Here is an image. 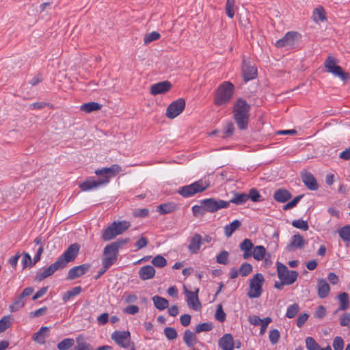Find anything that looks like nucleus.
Here are the masks:
<instances>
[{"label": "nucleus", "instance_id": "obj_1", "mask_svg": "<svg viewBox=\"0 0 350 350\" xmlns=\"http://www.w3.org/2000/svg\"><path fill=\"white\" fill-rule=\"evenodd\" d=\"M79 251V245L77 243L71 244L55 262L38 271L36 280L40 282L53 275L56 271L64 269L68 262L75 260Z\"/></svg>", "mask_w": 350, "mask_h": 350}, {"label": "nucleus", "instance_id": "obj_2", "mask_svg": "<svg viewBox=\"0 0 350 350\" xmlns=\"http://www.w3.org/2000/svg\"><path fill=\"white\" fill-rule=\"evenodd\" d=\"M250 105L243 98H238L233 107V118L241 130L247 128L250 118Z\"/></svg>", "mask_w": 350, "mask_h": 350}, {"label": "nucleus", "instance_id": "obj_3", "mask_svg": "<svg viewBox=\"0 0 350 350\" xmlns=\"http://www.w3.org/2000/svg\"><path fill=\"white\" fill-rule=\"evenodd\" d=\"M234 93V86L230 81L221 83L215 90L213 103L217 107L228 105Z\"/></svg>", "mask_w": 350, "mask_h": 350}, {"label": "nucleus", "instance_id": "obj_4", "mask_svg": "<svg viewBox=\"0 0 350 350\" xmlns=\"http://www.w3.org/2000/svg\"><path fill=\"white\" fill-rule=\"evenodd\" d=\"M210 185V181L205 178L200 179L192 184L181 187L178 189V193L185 198H189L197 193L202 192Z\"/></svg>", "mask_w": 350, "mask_h": 350}, {"label": "nucleus", "instance_id": "obj_5", "mask_svg": "<svg viewBox=\"0 0 350 350\" xmlns=\"http://www.w3.org/2000/svg\"><path fill=\"white\" fill-rule=\"evenodd\" d=\"M265 282L262 273H257L250 280L247 296L251 298H258L262 293V285Z\"/></svg>", "mask_w": 350, "mask_h": 350}, {"label": "nucleus", "instance_id": "obj_6", "mask_svg": "<svg viewBox=\"0 0 350 350\" xmlns=\"http://www.w3.org/2000/svg\"><path fill=\"white\" fill-rule=\"evenodd\" d=\"M301 35L296 31H288L285 36L276 41L275 46L278 48L285 47L286 49L296 48L300 43Z\"/></svg>", "mask_w": 350, "mask_h": 350}, {"label": "nucleus", "instance_id": "obj_7", "mask_svg": "<svg viewBox=\"0 0 350 350\" xmlns=\"http://www.w3.org/2000/svg\"><path fill=\"white\" fill-rule=\"evenodd\" d=\"M111 339L122 348L131 347V350H135L134 343L131 340V333L129 331H115L111 334Z\"/></svg>", "mask_w": 350, "mask_h": 350}, {"label": "nucleus", "instance_id": "obj_8", "mask_svg": "<svg viewBox=\"0 0 350 350\" xmlns=\"http://www.w3.org/2000/svg\"><path fill=\"white\" fill-rule=\"evenodd\" d=\"M337 63L338 60L335 57L328 56L324 62V66L328 72L332 73L335 77H338L342 80H345L348 74L345 72L342 68L337 65Z\"/></svg>", "mask_w": 350, "mask_h": 350}, {"label": "nucleus", "instance_id": "obj_9", "mask_svg": "<svg viewBox=\"0 0 350 350\" xmlns=\"http://www.w3.org/2000/svg\"><path fill=\"white\" fill-rule=\"evenodd\" d=\"M200 204L204 205L206 212L211 213H215L222 208H226L230 206L229 202L217 200L213 198L202 200L200 201Z\"/></svg>", "mask_w": 350, "mask_h": 350}, {"label": "nucleus", "instance_id": "obj_10", "mask_svg": "<svg viewBox=\"0 0 350 350\" xmlns=\"http://www.w3.org/2000/svg\"><path fill=\"white\" fill-rule=\"evenodd\" d=\"M118 256V252L114 250L109 245H107L103 250L102 265L105 266V268H109L116 262Z\"/></svg>", "mask_w": 350, "mask_h": 350}, {"label": "nucleus", "instance_id": "obj_11", "mask_svg": "<svg viewBox=\"0 0 350 350\" xmlns=\"http://www.w3.org/2000/svg\"><path fill=\"white\" fill-rule=\"evenodd\" d=\"M278 277L280 280L289 281L293 279V283L297 280L298 272L296 271H290L287 267L280 262H277Z\"/></svg>", "mask_w": 350, "mask_h": 350}, {"label": "nucleus", "instance_id": "obj_12", "mask_svg": "<svg viewBox=\"0 0 350 350\" xmlns=\"http://www.w3.org/2000/svg\"><path fill=\"white\" fill-rule=\"evenodd\" d=\"M185 101L183 98H178L172 102L166 109V116L170 119L177 117L184 110Z\"/></svg>", "mask_w": 350, "mask_h": 350}, {"label": "nucleus", "instance_id": "obj_13", "mask_svg": "<svg viewBox=\"0 0 350 350\" xmlns=\"http://www.w3.org/2000/svg\"><path fill=\"white\" fill-rule=\"evenodd\" d=\"M199 289L197 288L194 292L185 289V293L187 297V303L189 308L193 310L198 311L201 309L202 305L198 298Z\"/></svg>", "mask_w": 350, "mask_h": 350}, {"label": "nucleus", "instance_id": "obj_14", "mask_svg": "<svg viewBox=\"0 0 350 350\" xmlns=\"http://www.w3.org/2000/svg\"><path fill=\"white\" fill-rule=\"evenodd\" d=\"M90 267L91 265L88 263L75 266L68 271L66 279L68 280H75L76 278L85 275L89 271Z\"/></svg>", "mask_w": 350, "mask_h": 350}, {"label": "nucleus", "instance_id": "obj_15", "mask_svg": "<svg viewBox=\"0 0 350 350\" xmlns=\"http://www.w3.org/2000/svg\"><path fill=\"white\" fill-rule=\"evenodd\" d=\"M107 183H109V177L105 176V178H99L97 180H87L86 181L81 183L79 185V187L82 191H87Z\"/></svg>", "mask_w": 350, "mask_h": 350}, {"label": "nucleus", "instance_id": "obj_16", "mask_svg": "<svg viewBox=\"0 0 350 350\" xmlns=\"http://www.w3.org/2000/svg\"><path fill=\"white\" fill-rule=\"evenodd\" d=\"M171 88L172 84L170 81H163L152 85L150 88V92L153 96L163 94L170 91Z\"/></svg>", "mask_w": 350, "mask_h": 350}, {"label": "nucleus", "instance_id": "obj_17", "mask_svg": "<svg viewBox=\"0 0 350 350\" xmlns=\"http://www.w3.org/2000/svg\"><path fill=\"white\" fill-rule=\"evenodd\" d=\"M306 244V241L299 233L291 237L290 243L286 247L287 252H294L297 249L302 248Z\"/></svg>", "mask_w": 350, "mask_h": 350}, {"label": "nucleus", "instance_id": "obj_18", "mask_svg": "<svg viewBox=\"0 0 350 350\" xmlns=\"http://www.w3.org/2000/svg\"><path fill=\"white\" fill-rule=\"evenodd\" d=\"M121 171V166L117 164H113L109 167H103L100 170H96L95 174L97 176H101L100 178H105V176H108L109 180L111 177L115 176Z\"/></svg>", "mask_w": 350, "mask_h": 350}, {"label": "nucleus", "instance_id": "obj_19", "mask_svg": "<svg viewBox=\"0 0 350 350\" xmlns=\"http://www.w3.org/2000/svg\"><path fill=\"white\" fill-rule=\"evenodd\" d=\"M301 179L308 189L317 191L319 189V184L312 173L308 172L301 173Z\"/></svg>", "mask_w": 350, "mask_h": 350}, {"label": "nucleus", "instance_id": "obj_20", "mask_svg": "<svg viewBox=\"0 0 350 350\" xmlns=\"http://www.w3.org/2000/svg\"><path fill=\"white\" fill-rule=\"evenodd\" d=\"M218 345L222 350H233L234 342L232 336L230 334H224L219 340Z\"/></svg>", "mask_w": 350, "mask_h": 350}, {"label": "nucleus", "instance_id": "obj_21", "mask_svg": "<svg viewBox=\"0 0 350 350\" xmlns=\"http://www.w3.org/2000/svg\"><path fill=\"white\" fill-rule=\"evenodd\" d=\"M202 244V237L200 234L196 233L191 238L188 250L192 254H197Z\"/></svg>", "mask_w": 350, "mask_h": 350}, {"label": "nucleus", "instance_id": "obj_22", "mask_svg": "<svg viewBox=\"0 0 350 350\" xmlns=\"http://www.w3.org/2000/svg\"><path fill=\"white\" fill-rule=\"evenodd\" d=\"M239 248L242 252H243V259L247 260L250 258L252 255V249L254 248V244L250 239H245L239 244Z\"/></svg>", "mask_w": 350, "mask_h": 350}, {"label": "nucleus", "instance_id": "obj_23", "mask_svg": "<svg viewBox=\"0 0 350 350\" xmlns=\"http://www.w3.org/2000/svg\"><path fill=\"white\" fill-rule=\"evenodd\" d=\"M318 296L320 298L327 297L330 292V286L324 278L318 280L317 282Z\"/></svg>", "mask_w": 350, "mask_h": 350}, {"label": "nucleus", "instance_id": "obj_24", "mask_svg": "<svg viewBox=\"0 0 350 350\" xmlns=\"http://www.w3.org/2000/svg\"><path fill=\"white\" fill-rule=\"evenodd\" d=\"M155 269L151 265H146L140 268L139 271V276L142 280H148L152 279L155 275Z\"/></svg>", "mask_w": 350, "mask_h": 350}, {"label": "nucleus", "instance_id": "obj_25", "mask_svg": "<svg viewBox=\"0 0 350 350\" xmlns=\"http://www.w3.org/2000/svg\"><path fill=\"white\" fill-rule=\"evenodd\" d=\"M292 197L291 193L285 189H279L273 193V199L278 202L284 203L290 200Z\"/></svg>", "mask_w": 350, "mask_h": 350}, {"label": "nucleus", "instance_id": "obj_26", "mask_svg": "<svg viewBox=\"0 0 350 350\" xmlns=\"http://www.w3.org/2000/svg\"><path fill=\"white\" fill-rule=\"evenodd\" d=\"M248 200L249 197L247 193L235 192L233 197L228 202L236 205H242L246 203Z\"/></svg>", "mask_w": 350, "mask_h": 350}, {"label": "nucleus", "instance_id": "obj_27", "mask_svg": "<svg viewBox=\"0 0 350 350\" xmlns=\"http://www.w3.org/2000/svg\"><path fill=\"white\" fill-rule=\"evenodd\" d=\"M257 70L254 66H244L243 68V77L245 82L254 79L256 76Z\"/></svg>", "mask_w": 350, "mask_h": 350}, {"label": "nucleus", "instance_id": "obj_28", "mask_svg": "<svg viewBox=\"0 0 350 350\" xmlns=\"http://www.w3.org/2000/svg\"><path fill=\"white\" fill-rule=\"evenodd\" d=\"M241 222L238 219H235L232 222L226 225L224 227V234L226 237L228 238L230 237L232 234L234 233V232L238 230L241 227Z\"/></svg>", "mask_w": 350, "mask_h": 350}, {"label": "nucleus", "instance_id": "obj_29", "mask_svg": "<svg viewBox=\"0 0 350 350\" xmlns=\"http://www.w3.org/2000/svg\"><path fill=\"white\" fill-rule=\"evenodd\" d=\"M114 230H116L117 235L122 234L131 226V224L128 221H115L112 223Z\"/></svg>", "mask_w": 350, "mask_h": 350}, {"label": "nucleus", "instance_id": "obj_30", "mask_svg": "<svg viewBox=\"0 0 350 350\" xmlns=\"http://www.w3.org/2000/svg\"><path fill=\"white\" fill-rule=\"evenodd\" d=\"M116 236H118L116 230H114V226L111 224L103 230L101 237L105 241H109L114 239Z\"/></svg>", "mask_w": 350, "mask_h": 350}, {"label": "nucleus", "instance_id": "obj_31", "mask_svg": "<svg viewBox=\"0 0 350 350\" xmlns=\"http://www.w3.org/2000/svg\"><path fill=\"white\" fill-rule=\"evenodd\" d=\"M312 18L315 23L323 22L326 21L325 12L324 8L321 5L316 8L313 11Z\"/></svg>", "mask_w": 350, "mask_h": 350}, {"label": "nucleus", "instance_id": "obj_32", "mask_svg": "<svg viewBox=\"0 0 350 350\" xmlns=\"http://www.w3.org/2000/svg\"><path fill=\"white\" fill-rule=\"evenodd\" d=\"M154 305L159 310H163L166 309L169 306V301L162 297L155 295L152 297Z\"/></svg>", "mask_w": 350, "mask_h": 350}, {"label": "nucleus", "instance_id": "obj_33", "mask_svg": "<svg viewBox=\"0 0 350 350\" xmlns=\"http://www.w3.org/2000/svg\"><path fill=\"white\" fill-rule=\"evenodd\" d=\"M82 292V288L80 286H75L66 291L62 296L64 302L68 301L72 297L79 295Z\"/></svg>", "mask_w": 350, "mask_h": 350}, {"label": "nucleus", "instance_id": "obj_34", "mask_svg": "<svg viewBox=\"0 0 350 350\" xmlns=\"http://www.w3.org/2000/svg\"><path fill=\"white\" fill-rule=\"evenodd\" d=\"M177 208V206L174 203H166V204H161L157 207V211L161 215L167 214L172 213Z\"/></svg>", "mask_w": 350, "mask_h": 350}, {"label": "nucleus", "instance_id": "obj_35", "mask_svg": "<svg viewBox=\"0 0 350 350\" xmlns=\"http://www.w3.org/2000/svg\"><path fill=\"white\" fill-rule=\"evenodd\" d=\"M102 105L96 102L86 103L81 105L80 109L85 113H90L100 109Z\"/></svg>", "mask_w": 350, "mask_h": 350}, {"label": "nucleus", "instance_id": "obj_36", "mask_svg": "<svg viewBox=\"0 0 350 350\" xmlns=\"http://www.w3.org/2000/svg\"><path fill=\"white\" fill-rule=\"evenodd\" d=\"M183 340L188 347H193L196 341V337L191 330L187 329L183 334Z\"/></svg>", "mask_w": 350, "mask_h": 350}, {"label": "nucleus", "instance_id": "obj_37", "mask_svg": "<svg viewBox=\"0 0 350 350\" xmlns=\"http://www.w3.org/2000/svg\"><path fill=\"white\" fill-rule=\"evenodd\" d=\"M77 345L72 350H92L90 344L84 341L83 336L80 335L76 338Z\"/></svg>", "mask_w": 350, "mask_h": 350}, {"label": "nucleus", "instance_id": "obj_38", "mask_svg": "<svg viewBox=\"0 0 350 350\" xmlns=\"http://www.w3.org/2000/svg\"><path fill=\"white\" fill-rule=\"evenodd\" d=\"M252 255L254 258L258 261L262 260L266 254V249L262 245H257L254 247Z\"/></svg>", "mask_w": 350, "mask_h": 350}, {"label": "nucleus", "instance_id": "obj_39", "mask_svg": "<svg viewBox=\"0 0 350 350\" xmlns=\"http://www.w3.org/2000/svg\"><path fill=\"white\" fill-rule=\"evenodd\" d=\"M24 299L25 297H22L21 294L16 297L12 304L10 306V311L16 312L25 306Z\"/></svg>", "mask_w": 350, "mask_h": 350}, {"label": "nucleus", "instance_id": "obj_40", "mask_svg": "<svg viewBox=\"0 0 350 350\" xmlns=\"http://www.w3.org/2000/svg\"><path fill=\"white\" fill-rule=\"evenodd\" d=\"M338 299L340 303L339 309L340 310H345L349 306V295L344 292L338 295Z\"/></svg>", "mask_w": 350, "mask_h": 350}, {"label": "nucleus", "instance_id": "obj_41", "mask_svg": "<svg viewBox=\"0 0 350 350\" xmlns=\"http://www.w3.org/2000/svg\"><path fill=\"white\" fill-rule=\"evenodd\" d=\"M338 234L344 241L350 242V225H346L340 228Z\"/></svg>", "mask_w": 350, "mask_h": 350}, {"label": "nucleus", "instance_id": "obj_42", "mask_svg": "<svg viewBox=\"0 0 350 350\" xmlns=\"http://www.w3.org/2000/svg\"><path fill=\"white\" fill-rule=\"evenodd\" d=\"M49 330L47 327H42L36 333L33 335V340L40 344H44V336L45 333Z\"/></svg>", "mask_w": 350, "mask_h": 350}, {"label": "nucleus", "instance_id": "obj_43", "mask_svg": "<svg viewBox=\"0 0 350 350\" xmlns=\"http://www.w3.org/2000/svg\"><path fill=\"white\" fill-rule=\"evenodd\" d=\"M75 341L72 338H65L57 344L59 350H68L74 345Z\"/></svg>", "mask_w": 350, "mask_h": 350}, {"label": "nucleus", "instance_id": "obj_44", "mask_svg": "<svg viewBox=\"0 0 350 350\" xmlns=\"http://www.w3.org/2000/svg\"><path fill=\"white\" fill-rule=\"evenodd\" d=\"M299 310V306L298 304H293L290 305L286 310V317L288 319L294 318Z\"/></svg>", "mask_w": 350, "mask_h": 350}, {"label": "nucleus", "instance_id": "obj_45", "mask_svg": "<svg viewBox=\"0 0 350 350\" xmlns=\"http://www.w3.org/2000/svg\"><path fill=\"white\" fill-rule=\"evenodd\" d=\"M234 131V126L232 122H228L223 129L222 138H227L232 135Z\"/></svg>", "mask_w": 350, "mask_h": 350}, {"label": "nucleus", "instance_id": "obj_46", "mask_svg": "<svg viewBox=\"0 0 350 350\" xmlns=\"http://www.w3.org/2000/svg\"><path fill=\"white\" fill-rule=\"evenodd\" d=\"M235 0H227L226 4V13L227 16L232 18L234 16Z\"/></svg>", "mask_w": 350, "mask_h": 350}, {"label": "nucleus", "instance_id": "obj_47", "mask_svg": "<svg viewBox=\"0 0 350 350\" xmlns=\"http://www.w3.org/2000/svg\"><path fill=\"white\" fill-rule=\"evenodd\" d=\"M306 347L308 350H320L321 348L316 340L310 336L306 338Z\"/></svg>", "mask_w": 350, "mask_h": 350}, {"label": "nucleus", "instance_id": "obj_48", "mask_svg": "<svg viewBox=\"0 0 350 350\" xmlns=\"http://www.w3.org/2000/svg\"><path fill=\"white\" fill-rule=\"evenodd\" d=\"M213 329V323L209 322L202 323L196 326L195 332L199 334L202 332H209Z\"/></svg>", "mask_w": 350, "mask_h": 350}, {"label": "nucleus", "instance_id": "obj_49", "mask_svg": "<svg viewBox=\"0 0 350 350\" xmlns=\"http://www.w3.org/2000/svg\"><path fill=\"white\" fill-rule=\"evenodd\" d=\"M152 264L156 267L163 268L167 265V260L161 255H157L152 260Z\"/></svg>", "mask_w": 350, "mask_h": 350}, {"label": "nucleus", "instance_id": "obj_50", "mask_svg": "<svg viewBox=\"0 0 350 350\" xmlns=\"http://www.w3.org/2000/svg\"><path fill=\"white\" fill-rule=\"evenodd\" d=\"M164 334L170 340H174L178 337L176 330L174 327H167L164 329Z\"/></svg>", "mask_w": 350, "mask_h": 350}, {"label": "nucleus", "instance_id": "obj_51", "mask_svg": "<svg viewBox=\"0 0 350 350\" xmlns=\"http://www.w3.org/2000/svg\"><path fill=\"white\" fill-rule=\"evenodd\" d=\"M226 313L224 312L221 304H219L217 307L215 314V318L217 321L222 323L226 320Z\"/></svg>", "mask_w": 350, "mask_h": 350}, {"label": "nucleus", "instance_id": "obj_52", "mask_svg": "<svg viewBox=\"0 0 350 350\" xmlns=\"http://www.w3.org/2000/svg\"><path fill=\"white\" fill-rule=\"evenodd\" d=\"M239 271L243 277H245L252 271V266L248 262H244L241 265Z\"/></svg>", "mask_w": 350, "mask_h": 350}, {"label": "nucleus", "instance_id": "obj_53", "mask_svg": "<svg viewBox=\"0 0 350 350\" xmlns=\"http://www.w3.org/2000/svg\"><path fill=\"white\" fill-rule=\"evenodd\" d=\"M229 254L227 251L224 250L221 252L216 258V261L219 264L227 265L228 262Z\"/></svg>", "mask_w": 350, "mask_h": 350}, {"label": "nucleus", "instance_id": "obj_54", "mask_svg": "<svg viewBox=\"0 0 350 350\" xmlns=\"http://www.w3.org/2000/svg\"><path fill=\"white\" fill-rule=\"evenodd\" d=\"M160 34L157 31H152L145 36L144 38V42L145 44H148L152 41L157 40L160 38Z\"/></svg>", "mask_w": 350, "mask_h": 350}, {"label": "nucleus", "instance_id": "obj_55", "mask_svg": "<svg viewBox=\"0 0 350 350\" xmlns=\"http://www.w3.org/2000/svg\"><path fill=\"white\" fill-rule=\"evenodd\" d=\"M292 226L296 228L307 230L309 228L308 222L303 219H296L292 221Z\"/></svg>", "mask_w": 350, "mask_h": 350}, {"label": "nucleus", "instance_id": "obj_56", "mask_svg": "<svg viewBox=\"0 0 350 350\" xmlns=\"http://www.w3.org/2000/svg\"><path fill=\"white\" fill-rule=\"evenodd\" d=\"M192 212L195 217L203 216L206 212L204 205L200 204V205H194L192 207Z\"/></svg>", "mask_w": 350, "mask_h": 350}, {"label": "nucleus", "instance_id": "obj_57", "mask_svg": "<svg viewBox=\"0 0 350 350\" xmlns=\"http://www.w3.org/2000/svg\"><path fill=\"white\" fill-rule=\"evenodd\" d=\"M130 241L129 238H124V239H119L116 241H114L110 244H109L111 247H112L114 250H116L117 252L119 251V249L122 245L128 243Z\"/></svg>", "mask_w": 350, "mask_h": 350}, {"label": "nucleus", "instance_id": "obj_58", "mask_svg": "<svg viewBox=\"0 0 350 350\" xmlns=\"http://www.w3.org/2000/svg\"><path fill=\"white\" fill-rule=\"evenodd\" d=\"M280 337V332L277 329H273L269 332V338L272 345H275L279 341Z\"/></svg>", "mask_w": 350, "mask_h": 350}, {"label": "nucleus", "instance_id": "obj_59", "mask_svg": "<svg viewBox=\"0 0 350 350\" xmlns=\"http://www.w3.org/2000/svg\"><path fill=\"white\" fill-rule=\"evenodd\" d=\"M249 199H251L252 201L256 202L260 201L261 196L258 191L254 188L251 189L247 194Z\"/></svg>", "mask_w": 350, "mask_h": 350}, {"label": "nucleus", "instance_id": "obj_60", "mask_svg": "<svg viewBox=\"0 0 350 350\" xmlns=\"http://www.w3.org/2000/svg\"><path fill=\"white\" fill-rule=\"evenodd\" d=\"M302 197H303V195H299V196H296L293 200L288 202L283 206V210L287 211L288 209H291V208L295 207L298 204V202L300 201V200L302 198Z\"/></svg>", "mask_w": 350, "mask_h": 350}, {"label": "nucleus", "instance_id": "obj_61", "mask_svg": "<svg viewBox=\"0 0 350 350\" xmlns=\"http://www.w3.org/2000/svg\"><path fill=\"white\" fill-rule=\"evenodd\" d=\"M333 348L334 350H343L344 340L340 336H336L333 340Z\"/></svg>", "mask_w": 350, "mask_h": 350}, {"label": "nucleus", "instance_id": "obj_62", "mask_svg": "<svg viewBox=\"0 0 350 350\" xmlns=\"http://www.w3.org/2000/svg\"><path fill=\"white\" fill-rule=\"evenodd\" d=\"M271 321H272V320L270 317H266V318L263 319L262 323L259 325H260V335H263L265 333L269 324Z\"/></svg>", "mask_w": 350, "mask_h": 350}, {"label": "nucleus", "instance_id": "obj_63", "mask_svg": "<svg viewBox=\"0 0 350 350\" xmlns=\"http://www.w3.org/2000/svg\"><path fill=\"white\" fill-rule=\"evenodd\" d=\"M124 301L126 304L135 303L137 301V297L133 293L125 292L124 294Z\"/></svg>", "mask_w": 350, "mask_h": 350}, {"label": "nucleus", "instance_id": "obj_64", "mask_svg": "<svg viewBox=\"0 0 350 350\" xmlns=\"http://www.w3.org/2000/svg\"><path fill=\"white\" fill-rule=\"evenodd\" d=\"M21 263L23 265V269L32 265L31 258L28 253H24Z\"/></svg>", "mask_w": 350, "mask_h": 350}]
</instances>
